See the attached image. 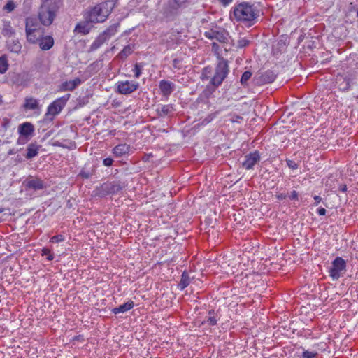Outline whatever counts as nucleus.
<instances>
[{"label":"nucleus","instance_id":"f257e3e1","mask_svg":"<svg viewBox=\"0 0 358 358\" xmlns=\"http://www.w3.org/2000/svg\"><path fill=\"white\" fill-rule=\"evenodd\" d=\"M114 8V3L106 1L89 8L84 13V18L93 24L105 22Z\"/></svg>","mask_w":358,"mask_h":358},{"label":"nucleus","instance_id":"f03ea898","mask_svg":"<svg viewBox=\"0 0 358 358\" xmlns=\"http://www.w3.org/2000/svg\"><path fill=\"white\" fill-rule=\"evenodd\" d=\"M234 16L238 21L252 22L258 16V11L252 6L243 3L234 10Z\"/></svg>","mask_w":358,"mask_h":358},{"label":"nucleus","instance_id":"7ed1b4c3","mask_svg":"<svg viewBox=\"0 0 358 358\" xmlns=\"http://www.w3.org/2000/svg\"><path fill=\"white\" fill-rule=\"evenodd\" d=\"M43 35V31L35 19L29 17L26 20V36L29 43H36Z\"/></svg>","mask_w":358,"mask_h":358},{"label":"nucleus","instance_id":"20e7f679","mask_svg":"<svg viewBox=\"0 0 358 358\" xmlns=\"http://www.w3.org/2000/svg\"><path fill=\"white\" fill-rule=\"evenodd\" d=\"M346 271V263L341 257H336L329 269V275L333 280H338Z\"/></svg>","mask_w":358,"mask_h":358},{"label":"nucleus","instance_id":"39448f33","mask_svg":"<svg viewBox=\"0 0 358 358\" xmlns=\"http://www.w3.org/2000/svg\"><path fill=\"white\" fill-rule=\"evenodd\" d=\"M69 98L70 94H67L55 100L48 106L45 115L55 116L59 114L66 104Z\"/></svg>","mask_w":358,"mask_h":358},{"label":"nucleus","instance_id":"423d86ee","mask_svg":"<svg viewBox=\"0 0 358 358\" xmlns=\"http://www.w3.org/2000/svg\"><path fill=\"white\" fill-rule=\"evenodd\" d=\"M229 72V66L227 61H220L216 68L215 73L212 78V84L215 86L220 85Z\"/></svg>","mask_w":358,"mask_h":358},{"label":"nucleus","instance_id":"0eeeda50","mask_svg":"<svg viewBox=\"0 0 358 358\" xmlns=\"http://www.w3.org/2000/svg\"><path fill=\"white\" fill-rule=\"evenodd\" d=\"M204 36L209 39H215L222 43H226L229 41V34L221 27H214L213 28L206 31Z\"/></svg>","mask_w":358,"mask_h":358},{"label":"nucleus","instance_id":"6e6552de","mask_svg":"<svg viewBox=\"0 0 358 358\" xmlns=\"http://www.w3.org/2000/svg\"><path fill=\"white\" fill-rule=\"evenodd\" d=\"M139 87V83L134 80H120L117 83V92L122 94H131Z\"/></svg>","mask_w":358,"mask_h":358},{"label":"nucleus","instance_id":"1a4fd4ad","mask_svg":"<svg viewBox=\"0 0 358 358\" xmlns=\"http://www.w3.org/2000/svg\"><path fill=\"white\" fill-rule=\"evenodd\" d=\"M38 17L43 24L48 26L52 24L55 13L48 5L43 4L40 8Z\"/></svg>","mask_w":358,"mask_h":358},{"label":"nucleus","instance_id":"9d476101","mask_svg":"<svg viewBox=\"0 0 358 358\" xmlns=\"http://www.w3.org/2000/svg\"><path fill=\"white\" fill-rule=\"evenodd\" d=\"M116 33L117 27L115 26L110 27L99 36L97 40L94 42V45H97V46L101 45L102 43L108 40L111 36H114Z\"/></svg>","mask_w":358,"mask_h":358},{"label":"nucleus","instance_id":"9b49d317","mask_svg":"<svg viewBox=\"0 0 358 358\" xmlns=\"http://www.w3.org/2000/svg\"><path fill=\"white\" fill-rule=\"evenodd\" d=\"M260 160V157L257 152L250 153L245 156V161L242 163V166L245 169H251L254 165Z\"/></svg>","mask_w":358,"mask_h":358},{"label":"nucleus","instance_id":"f8f14e48","mask_svg":"<svg viewBox=\"0 0 358 358\" xmlns=\"http://www.w3.org/2000/svg\"><path fill=\"white\" fill-rule=\"evenodd\" d=\"M26 187L32 189L34 190L43 189L45 187V185L43 180L36 178H29L24 181Z\"/></svg>","mask_w":358,"mask_h":358},{"label":"nucleus","instance_id":"ddd939ff","mask_svg":"<svg viewBox=\"0 0 358 358\" xmlns=\"http://www.w3.org/2000/svg\"><path fill=\"white\" fill-rule=\"evenodd\" d=\"M80 84L81 80L79 78H76L73 80L62 83L59 87V90L61 92L72 91Z\"/></svg>","mask_w":358,"mask_h":358},{"label":"nucleus","instance_id":"4468645a","mask_svg":"<svg viewBox=\"0 0 358 358\" xmlns=\"http://www.w3.org/2000/svg\"><path fill=\"white\" fill-rule=\"evenodd\" d=\"M91 24H92L91 22L85 20V21L80 22L76 24L74 32L86 35L89 34L92 29V26Z\"/></svg>","mask_w":358,"mask_h":358},{"label":"nucleus","instance_id":"2eb2a0df","mask_svg":"<svg viewBox=\"0 0 358 358\" xmlns=\"http://www.w3.org/2000/svg\"><path fill=\"white\" fill-rule=\"evenodd\" d=\"M17 131L21 136L27 137L32 135L34 127L31 123L24 122L18 126Z\"/></svg>","mask_w":358,"mask_h":358},{"label":"nucleus","instance_id":"dca6fc26","mask_svg":"<svg viewBox=\"0 0 358 358\" xmlns=\"http://www.w3.org/2000/svg\"><path fill=\"white\" fill-rule=\"evenodd\" d=\"M39 43V46L43 50H50L54 45V39L50 36H46L44 37H41L38 41Z\"/></svg>","mask_w":358,"mask_h":358},{"label":"nucleus","instance_id":"f3484780","mask_svg":"<svg viewBox=\"0 0 358 358\" xmlns=\"http://www.w3.org/2000/svg\"><path fill=\"white\" fill-rule=\"evenodd\" d=\"M159 89L164 95L169 96L173 91L174 85L166 80H161Z\"/></svg>","mask_w":358,"mask_h":358},{"label":"nucleus","instance_id":"a211bd4d","mask_svg":"<svg viewBox=\"0 0 358 358\" xmlns=\"http://www.w3.org/2000/svg\"><path fill=\"white\" fill-rule=\"evenodd\" d=\"M134 307L133 301L126 302L112 310V312L115 314L124 313L131 310Z\"/></svg>","mask_w":358,"mask_h":358},{"label":"nucleus","instance_id":"6ab92c4d","mask_svg":"<svg viewBox=\"0 0 358 358\" xmlns=\"http://www.w3.org/2000/svg\"><path fill=\"white\" fill-rule=\"evenodd\" d=\"M1 31L2 34L5 36L10 37L14 34V29H13L10 22L9 21L2 20L1 21Z\"/></svg>","mask_w":358,"mask_h":358},{"label":"nucleus","instance_id":"aec40b11","mask_svg":"<svg viewBox=\"0 0 358 358\" xmlns=\"http://www.w3.org/2000/svg\"><path fill=\"white\" fill-rule=\"evenodd\" d=\"M130 150V146L127 144H120L115 146L113 149V153L117 157H121L124 155L128 154Z\"/></svg>","mask_w":358,"mask_h":358},{"label":"nucleus","instance_id":"412c9836","mask_svg":"<svg viewBox=\"0 0 358 358\" xmlns=\"http://www.w3.org/2000/svg\"><path fill=\"white\" fill-rule=\"evenodd\" d=\"M40 145L35 144V143H31L27 146V155L26 157L27 159H31L36 156L38 153V150L40 149Z\"/></svg>","mask_w":358,"mask_h":358},{"label":"nucleus","instance_id":"4be33fe9","mask_svg":"<svg viewBox=\"0 0 358 358\" xmlns=\"http://www.w3.org/2000/svg\"><path fill=\"white\" fill-rule=\"evenodd\" d=\"M23 106L26 110H35L38 107V101L33 97H27Z\"/></svg>","mask_w":358,"mask_h":358},{"label":"nucleus","instance_id":"5701e85b","mask_svg":"<svg viewBox=\"0 0 358 358\" xmlns=\"http://www.w3.org/2000/svg\"><path fill=\"white\" fill-rule=\"evenodd\" d=\"M8 49L15 53H19L21 51L22 45L19 41L13 40L8 43Z\"/></svg>","mask_w":358,"mask_h":358},{"label":"nucleus","instance_id":"b1692460","mask_svg":"<svg viewBox=\"0 0 358 358\" xmlns=\"http://www.w3.org/2000/svg\"><path fill=\"white\" fill-rule=\"evenodd\" d=\"M173 111V108L171 105H164L158 108L157 113L160 116H165L171 114Z\"/></svg>","mask_w":358,"mask_h":358},{"label":"nucleus","instance_id":"393cba45","mask_svg":"<svg viewBox=\"0 0 358 358\" xmlns=\"http://www.w3.org/2000/svg\"><path fill=\"white\" fill-rule=\"evenodd\" d=\"M189 282H190V279H189L188 275L186 274L185 273H183L182 275V278H181L180 282L179 284L180 288L181 289H185V287H187L189 285Z\"/></svg>","mask_w":358,"mask_h":358},{"label":"nucleus","instance_id":"a878e982","mask_svg":"<svg viewBox=\"0 0 358 358\" xmlns=\"http://www.w3.org/2000/svg\"><path fill=\"white\" fill-rule=\"evenodd\" d=\"M8 67V62L3 57H0V73H4Z\"/></svg>","mask_w":358,"mask_h":358},{"label":"nucleus","instance_id":"bb28decb","mask_svg":"<svg viewBox=\"0 0 358 358\" xmlns=\"http://www.w3.org/2000/svg\"><path fill=\"white\" fill-rule=\"evenodd\" d=\"M131 52H132V48H131L130 45H127V46L124 47V48L120 52V53L119 54V57L121 59H124L128 55H129L131 53Z\"/></svg>","mask_w":358,"mask_h":358},{"label":"nucleus","instance_id":"cd10ccee","mask_svg":"<svg viewBox=\"0 0 358 358\" xmlns=\"http://www.w3.org/2000/svg\"><path fill=\"white\" fill-rule=\"evenodd\" d=\"M341 80H344L343 76H338L337 78H336V82L338 84L339 88L343 90H348V88L350 87L349 82L347 81L344 85H343V83H339V82L341 81Z\"/></svg>","mask_w":358,"mask_h":358},{"label":"nucleus","instance_id":"c85d7f7f","mask_svg":"<svg viewBox=\"0 0 358 358\" xmlns=\"http://www.w3.org/2000/svg\"><path fill=\"white\" fill-rule=\"evenodd\" d=\"M42 256H46L48 260L51 261L54 259V255L51 252V250L48 248H43L41 251Z\"/></svg>","mask_w":358,"mask_h":358},{"label":"nucleus","instance_id":"c756f323","mask_svg":"<svg viewBox=\"0 0 358 358\" xmlns=\"http://www.w3.org/2000/svg\"><path fill=\"white\" fill-rule=\"evenodd\" d=\"M217 317L216 315H215L214 313L211 314L210 313V316L208 317V320H206V323L208 325H215L217 324Z\"/></svg>","mask_w":358,"mask_h":358},{"label":"nucleus","instance_id":"7c9ffc66","mask_svg":"<svg viewBox=\"0 0 358 358\" xmlns=\"http://www.w3.org/2000/svg\"><path fill=\"white\" fill-rule=\"evenodd\" d=\"M263 76L264 80L267 83H271L275 79V75L271 72H266Z\"/></svg>","mask_w":358,"mask_h":358},{"label":"nucleus","instance_id":"2f4dec72","mask_svg":"<svg viewBox=\"0 0 358 358\" xmlns=\"http://www.w3.org/2000/svg\"><path fill=\"white\" fill-rule=\"evenodd\" d=\"M248 44H249V41L246 38H240L237 41V44L236 45V46L237 48H242L247 46Z\"/></svg>","mask_w":358,"mask_h":358},{"label":"nucleus","instance_id":"473e14b6","mask_svg":"<svg viewBox=\"0 0 358 358\" xmlns=\"http://www.w3.org/2000/svg\"><path fill=\"white\" fill-rule=\"evenodd\" d=\"M251 76H252L251 72L248 71H245L241 78V83L242 84H245L250 79Z\"/></svg>","mask_w":358,"mask_h":358},{"label":"nucleus","instance_id":"72a5a7b5","mask_svg":"<svg viewBox=\"0 0 358 358\" xmlns=\"http://www.w3.org/2000/svg\"><path fill=\"white\" fill-rule=\"evenodd\" d=\"M317 352L313 351L305 350L303 352V358H315L317 355Z\"/></svg>","mask_w":358,"mask_h":358},{"label":"nucleus","instance_id":"f704fd0d","mask_svg":"<svg viewBox=\"0 0 358 358\" xmlns=\"http://www.w3.org/2000/svg\"><path fill=\"white\" fill-rule=\"evenodd\" d=\"M4 10H7L8 12H11L14 10L15 8V4L11 2V1H9L8 2L5 6H4Z\"/></svg>","mask_w":358,"mask_h":358},{"label":"nucleus","instance_id":"c9c22d12","mask_svg":"<svg viewBox=\"0 0 358 358\" xmlns=\"http://www.w3.org/2000/svg\"><path fill=\"white\" fill-rule=\"evenodd\" d=\"M63 241L64 237L62 235L54 236L50 239V241L52 243H59Z\"/></svg>","mask_w":358,"mask_h":358},{"label":"nucleus","instance_id":"e433bc0d","mask_svg":"<svg viewBox=\"0 0 358 358\" xmlns=\"http://www.w3.org/2000/svg\"><path fill=\"white\" fill-rule=\"evenodd\" d=\"M133 71L136 78H138L141 74V69L138 64L135 65Z\"/></svg>","mask_w":358,"mask_h":358},{"label":"nucleus","instance_id":"4c0bfd02","mask_svg":"<svg viewBox=\"0 0 358 358\" xmlns=\"http://www.w3.org/2000/svg\"><path fill=\"white\" fill-rule=\"evenodd\" d=\"M287 164L288 166L292 169H297V164L292 160H287Z\"/></svg>","mask_w":358,"mask_h":358},{"label":"nucleus","instance_id":"58836bf2","mask_svg":"<svg viewBox=\"0 0 358 358\" xmlns=\"http://www.w3.org/2000/svg\"><path fill=\"white\" fill-rule=\"evenodd\" d=\"M113 160L111 158H106L103 159V164L106 166H110L112 165Z\"/></svg>","mask_w":358,"mask_h":358},{"label":"nucleus","instance_id":"ea45409f","mask_svg":"<svg viewBox=\"0 0 358 358\" xmlns=\"http://www.w3.org/2000/svg\"><path fill=\"white\" fill-rule=\"evenodd\" d=\"M290 198L292 199H297V198H298L297 192L296 191H294V190L293 192H292L291 195H290Z\"/></svg>","mask_w":358,"mask_h":358},{"label":"nucleus","instance_id":"a19ab883","mask_svg":"<svg viewBox=\"0 0 358 358\" xmlns=\"http://www.w3.org/2000/svg\"><path fill=\"white\" fill-rule=\"evenodd\" d=\"M317 213L320 215H324L326 213V210L324 208H320L317 210Z\"/></svg>","mask_w":358,"mask_h":358},{"label":"nucleus","instance_id":"79ce46f5","mask_svg":"<svg viewBox=\"0 0 358 358\" xmlns=\"http://www.w3.org/2000/svg\"><path fill=\"white\" fill-rule=\"evenodd\" d=\"M187 0H174L175 3L178 6L184 4Z\"/></svg>","mask_w":358,"mask_h":358},{"label":"nucleus","instance_id":"37998d69","mask_svg":"<svg viewBox=\"0 0 358 358\" xmlns=\"http://www.w3.org/2000/svg\"><path fill=\"white\" fill-rule=\"evenodd\" d=\"M314 200L315 201V205L317 206L321 201V198L319 196H315Z\"/></svg>","mask_w":358,"mask_h":358},{"label":"nucleus","instance_id":"c03bdc74","mask_svg":"<svg viewBox=\"0 0 358 358\" xmlns=\"http://www.w3.org/2000/svg\"><path fill=\"white\" fill-rule=\"evenodd\" d=\"M222 4L227 5L232 1V0H219Z\"/></svg>","mask_w":358,"mask_h":358},{"label":"nucleus","instance_id":"a18cd8bd","mask_svg":"<svg viewBox=\"0 0 358 358\" xmlns=\"http://www.w3.org/2000/svg\"><path fill=\"white\" fill-rule=\"evenodd\" d=\"M346 189V187H343V190L345 191Z\"/></svg>","mask_w":358,"mask_h":358},{"label":"nucleus","instance_id":"49530a36","mask_svg":"<svg viewBox=\"0 0 358 358\" xmlns=\"http://www.w3.org/2000/svg\"><path fill=\"white\" fill-rule=\"evenodd\" d=\"M213 48H215V43H213Z\"/></svg>","mask_w":358,"mask_h":358},{"label":"nucleus","instance_id":"de8ad7c7","mask_svg":"<svg viewBox=\"0 0 358 358\" xmlns=\"http://www.w3.org/2000/svg\"><path fill=\"white\" fill-rule=\"evenodd\" d=\"M357 17H358V11H357Z\"/></svg>","mask_w":358,"mask_h":358}]
</instances>
